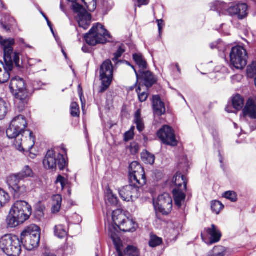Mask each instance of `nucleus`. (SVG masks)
Segmentation results:
<instances>
[{
  "mask_svg": "<svg viewBox=\"0 0 256 256\" xmlns=\"http://www.w3.org/2000/svg\"><path fill=\"white\" fill-rule=\"evenodd\" d=\"M32 214V208L24 200H18L12 206L6 218L10 228H15L28 220Z\"/></svg>",
  "mask_w": 256,
  "mask_h": 256,
  "instance_id": "1",
  "label": "nucleus"
},
{
  "mask_svg": "<svg viewBox=\"0 0 256 256\" xmlns=\"http://www.w3.org/2000/svg\"><path fill=\"white\" fill-rule=\"evenodd\" d=\"M10 88L14 96L15 107L20 111H23L28 104V93L26 90L24 80L19 77L11 80Z\"/></svg>",
  "mask_w": 256,
  "mask_h": 256,
  "instance_id": "2",
  "label": "nucleus"
},
{
  "mask_svg": "<svg viewBox=\"0 0 256 256\" xmlns=\"http://www.w3.org/2000/svg\"><path fill=\"white\" fill-rule=\"evenodd\" d=\"M27 126L26 118L22 115L16 116L11 122L6 130V135L9 138H15L14 145L18 150H24L22 144L24 129Z\"/></svg>",
  "mask_w": 256,
  "mask_h": 256,
  "instance_id": "3",
  "label": "nucleus"
},
{
  "mask_svg": "<svg viewBox=\"0 0 256 256\" xmlns=\"http://www.w3.org/2000/svg\"><path fill=\"white\" fill-rule=\"evenodd\" d=\"M0 40L4 50V65L8 70H12L14 66L20 68L21 66L20 64V53L14 52L12 48L14 44V39H4L2 36H0Z\"/></svg>",
  "mask_w": 256,
  "mask_h": 256,
  "instance_id": "4",
  "label": "nucleus"
},
{
  "mask_svg": "<svg viewBox=\"0 0 256 256\" xmlns=\"http://www.w3.org/2000/svg\"><path fill=\"white\" fill-rule=\"evenodd\" d=\"M84 39L88 44L94 46L110 42V35L102 25L98 23L84 36Z\"/></svg>",
  "mask_w": 256,
  "mask_h": 256,
  "instance_id": "5",
  "label": "nucleus"
},
{
  "mask_svg": "<svg viewBox=\"0 0 256 256\" xmlns=\"http://www.w3.org/2000/svg\"><path fill=\"white\" fill-rule=\"evenodd\" d=\"M21 243L17 236L6 234L0 240V248L8 256H18L22 251Z\"/></svg>",
  "mask_w": 256,
  "mask_h": 256,
  "instance_id": "6",
  "label": "nucleus"
},
{
  "mask_svg": "<svg viewBox=\"0 0 256 256\" xmlns=\"http://www.w3.org/2000/svg\"><path fill=\"white\" fill-rule=\"evenodd\" d=\"M20 240L25 248L32 250L37 248L40 241V229L35 224L28 226L21 234Z\"/></svg>",
  "mask_w": 256,
  "mask_h": 256,
  "instance_id": "7",
  "label": "nucleus"
},
{
  "mask_svg": "<svg viewBox=\"0 0 256 256\" xmlns=\"http://www.w3.org/2000/svg\"><path fill=\"white\" fill-rule=\"evenodd\" d=\"M56 164L60 170H64L68 166L66 150L64 145L49 150V168L56 169Z\"/></svg>",
  "mask_w": 256,
  "mask_h": 256,
  "instance_id": "8",
  "label": "nucleus"
},
{
  "mask_svg": "<svg viewBox=\"0 0 256 256\" xmlns=\"http://www.w3.org/2000/svg\"><path fill=\"white\" fill-rule=\"evenodd\" d=\"M112 218L114 223L122 231L133 232L138 227L137 224L132 220L126 218L120 210L113 212Z\"/></svg>",
  "mask_w": 256,
  "mask_h": 256,
  "instance_id": "9",
  "label": "nucleus"
},
{
  "mask_svg": "<svg viewBox=\"0 0 256 256\" xmlns=\"http://www.w3.org/2000/svg\"><path fill=\"white\" fill-rule=\"evenodd\" d=\"M100 74L102 82L100 92H103L108 88L113 78V66L110 60H105L101 65Z\"/></svg>",
  "mask_w": 256,
  "mask_h": 256,
  "instance_id": "10",
  "label": "nucleus"
},
{
  "mask_svg": "<svg viewBox=\"0 0 256 256\" xmlns=\"http://www.w3.org/2000/svg\"><path fill=\"white\" fill-rule=\"evenodd\" d=\"M248 54L246 50L242 46L232 48L230 53L231 64L238 70H242L247 64Z\"/></svg>",
  "mask_w": 256,
  "mask_h": 256,
  "instance_id": "11",
  "label": "nucleus"
},
{
  "mask_svg": "<svg viewBox=\"0 0 256 256\" xmlns=\"http://www.w3.org/2000/svg\"><path fill=\"white\" fill-rule=\"evenodd\" d=\"M154 206L156 212L168 214L172 210V198L170 194L164 193L159 196L156 200H154Z\"/></svg>",
  "mask_w": 256,
  "mask_h": 256,
  "instance_id": "12",
  "label": "nucleus"
},
{
  "mask_svg": "<svg viewBox=\"0 0 256 256\" xmlns=\"http://www.w3.org/2000/svg\"><path fill=\"white\" fill-rule=\"evenodd\" d=\"M72 8L78 13L76 20L80 27L88 29L91 22V15L78 4H73Z\"/></svg>",
  "mask_w": 256,
  "mask_h": 256,
  "instance_id": "13",
  "label": "nucleus"
},
{
  "mask_svg": "<svg viewBox=\"0 0 256 256\" xmlns=\"http://www.w3.org/2000/svg\"><path fill=\"white\" fill-rule=\"evenodd\" d=\"M158 138L165 144L174 146L177 145V140L173 130L168 126H164L157 132Z\"/></svg>",
  "mask_w": 256,
  "mask_h": 256,
  "instance_id": "14",
  "label": "nucleus"
},
{
  "mask_svg": "<svg viewBox=\"0 0 256 256\" xmlns=\"http://www.w3.org/2000/svg\"><path fill=\"white\" fill-rule=\"evenodd\" d=\"M139 188H140L130 184L122 188L119 190V194L124 200L133 201L139 196Z\"/></svg>",
  "mask_w": 256,
  "mask_h": 256,
  "instance_id": "15",
  "label": "nucleus"
},
{
  "mask_svg": "<svg viewBox=\"0 0 256 256\" xmlns=\"http://www.w3.org/2000/svg\"><path fill=\"white\" fill-rule=\"evenodd\" d=\"M247 10L248 6L246 4L238 3L230 6L228 13L230 16H236L238 18L242 19L247 16Z\"/></svg>",
  "mask_w": 256,
  "mask_h": 256,
  "instance_id": "16",
  "label": "nucleus"
},
{
  "mask_svg": "<svg viewBox=\"0 0 256 256\" xmlns=\"http://www.w3.org/2000/svg\"><path fill=\"white\" fill-rule=\"evenodd\" d=\"M132 68L134 69L137 79L142 78L145 83V86L147 88L150 87L153 84L156 82V79L151 72L144 70H140L138 73L137 72L136 70L134 68V66Z\"/></svg>",
  "mask_w": 256,
  "mask_h": 256,
  "instance_id": "17",
  "label": "nucleus"
},
{
  "mask_svg": "<svg viewBox=\"0 0 256 256\" xmlns=\"http://www.w3.org/2000/svg\"><path fill=\"white\" fill-rule=\"evenodd\" d=\"M186 188L184 186L182 188H175L172 191L174 200L176 206L179 208L184 205L186 198Z\"/></svg>",
  "mask_w": 256,
  "mask_h": 256,
  "instance_id": "18",
  "label": "nucleus"
},
{
  "mask_svg": "<svg viewBox=\"0 0 256 256\" xmlns=\"http://www.w3.org/2000/svg\"><path fill=\"white\" fill-rule=\"evenodd\" d=\"M130 184H132L137 187L140 188L146 184V176L144 170L142 172H137L129 175Z\"/></svg>",
  "mask_w": 256,
  "mask_h": 256,
  "instance_id": "19",
  "label": "nucleus"
},
{
  "mask_svg": "<svg viewBox=\"0 0 256 256\" xmlns=\"http://www.w3.org/2000/svg\"><path fill=\"white\" fill-rule=\"evenodd\" d=\"M152 106L154 112L158 116L164 114L166 108L164 104L161 101L158 96H154L152 98Z\"/></svg>",
  "mask_w": 256,
  "mask_h": 256,
  "instance_id": "20",
  "label": "nucleus"
},
{
  "mask_svg": "<svg viewBox=\"0 0 256 256\" xmlns=\"http://www.w3.org/2000/svg\"><path fill=\"white\" fill-rule=\"evenodd\" d=\"M227 4L219 1H216L211 4L210 10L216 11L220 16L228 14Z\"/></svg>",
  "mask_w": 256,
  "mask_h": 256,
  "instance_id": "21",
  "label": "nucleus"
},
{
  "mask_svg": "<svg viewBox=\"0 0 256 256\" xmlns=\"http://www.w3.org/2000/svg\"><path fill=\"white\" fill-rule=\"evenodd\" d=\"M206 232L210 236V242L211 244L217 242L220 240L222 234L214 224H212L210 228H208Z\"/></svg>",
  "mask_w": 256,
  "mask_h": 256,
  "instance_id": "22",
  "label": "nucleus"
},
{
  "mask_svg": "<svg viewBox=\"0 0 256 256\" xmlns=\"http://www.w3.org/2000/svg\"><path fill=\"white\" fill-rule=\"evenodd\" d=\"M27 132L28 134V137H26L25 142H22L24 140L22 139V144L23 146L24 150H19L20 152L24 151L25 150H31L35 144L36 138L32 132L28 130Z\"/></svg>",
  "mask_w": 256,
  "mask_h": 256,
  "instance_id": "23",
  "label": "nucleus"
},
{
  "mask_svg": "<svg viewBox=\"0 0 256 256\" xmlns=\"http://www.w3.org/2000/svg\"><path fill=\"white\" fill-rule=\"evenodd\" d=\"M55 236L59 238L62 239L68 235V226L63 224H58L54 228Z\"/></svg>",
  "mask_w": 256,
  "mask_h": 256,
  "instance_id": "24",
  "label": "nucleus"
},
{
  "mask_svg": "<svg viewBox=\"0 0 256 256\" xmlns=\"http://www.w3.org/2000/svg\"><path fill=\"white\" fill-rule=\"evenodd\" d=\"M62 198L60 194H56L52 197V213L53 214L58 213L61 207Z\"/></svg>",
  "mask_w": 256,
  "mask_h": 256,
  "instance_id": "25",
  "label": "nucleus"
},
{
  "mask_svg": "<svg viewBox=\"0 0 256 256\" xmlns=\"http://www.w3.org/2000/svg\"><path fill=\"white\" fill-rule=\"evenodd\" d=\"M173 182L175 184V188H182L184 186L186 188V180L185 176L180 173H176L173 178Z\"/></svg>",
  "mask_w": 256,
  "mask_h": 256,
  "instance_id": "26",
  "label": "nucleus"
},
{
  "mask_svg": "<svg viewBox=\"0 0 256 256\" xmlns=\"http://www.w3.org/2000/svg\"><path fill=\"white\" fill-rule=\"evenodd\" d=\"M111 238L116 246L118 256H124L122 252V242L118 234L115 232H110V234Z\"/></svg>",
  "mask_w": 256,
  "mask_h": 256,
  "instance_id": "27",
  "label": "nucleus"
},
{
  "mask_svg": "<svg viewBox=\"0 0 256 256\" xmlns=\"http://www.w3.org/2000/svg\"><path fill=\"white\" fill-rule=\"evenodd\" d=\"M106 202L109 206H116L118 204V198L113 194L110 190L106 191Z\"/></svg>",
  "mask_w": 256,
  "mask_h": 256,
  "instance_id": "28",
  "label": "nucleus"
},
{
  "mask_svg": "<svg viewBox=\"0 0 256 256\" xmlns=\"http://www.w3.org/2000/svg\"><path fill=\"white\" fill-rule=\"evenodd\" d=\"M133 58L138 66L140 70H144L147 68V64L141 54H133Z\"/></svg>",
  "mask_w": 256,
  "mask_h": 256,
  "instance_id": "29",
  "label": "nucleus"
},
{
  "mask_svg": "<svg viewBox=\"0 0 256 256\" xmlns=\"http://www.w3.org/2000/svg\"><path fill=\"white\" fill-rule=\"evenodd\" d=\"M14 190V196L15 198H20L24 196L28 191V188L24 184H20L12 189Z\"/></svg>",
  "mask_w": 256,
  "mask_h": 256,
  "instance_id": "30",
  "label": "nucleus"
},
{
  "mask_svg": "<svg viewBox=\"0 0 256 256\" xmlns=\"http://www.w3.org/2000/svg\"><path fill=\"white\" fill-rule=\"evenodd\" d=\"M134 123L136 125V128L139 132H142L144 128V124L142 118L141 117L140 110H138L134 114Z\"/></svg>",
  "mask_w": 256,
  "mask_h": 256,
  "instance_id": "31",
  "label": "nucleus"
},
{
  "mask_svg": "<svg viewBox=\"0 0 256 256\" xmlns=\"http://www.w3.org/2000/svg\"><path fill=\"white\" fill-rule=\"evenodd\" d=\"M2 68L0 70V84H4L10 80V72L12 70H8L5 66H3L4 70Z\"/></svg>",
  "mask_w": 256,
  "mask_h": 256,
  "instance_id": "32",
  "label": "nucleus"
},
{
  "mask_svg": "<svg viewBox=\"0 0 256 256\" xmlns=\"http://www.w3.org/2000/svg\"><path fill=\"white\" fill-rule=\"evenodd\" d=\"M21 180H22V179L18 174H16L10 175L8 177V185L13 189L17 186L20 184V182Z\"/></svg>",
  "mask_w": 256,
  "mask_h": 256,
  "instance_id": "33",
  "label": "nucleus"
},
{
  "mask_svg": "<svg viewBox=\"0 0 256 256\" xmlns=\"http://www.w3.org/2000/svg\"><path fill=\"white\" fill-rule=\"evenodd\" d=\"M141 158L144 162L152 164L154 162L155 156L147 150H144L141 154Z\"/></svg>",
  "mask_w": 256,
  "mask_h": 256,
  "instance_id": "34",
  "label": "nucleus"
},
{
  "mask_svg": "<svg viewBox=\"0 0 256 256\" xmlns=\"http://www.w3.org/2000/svg\"><path fill=\"white\" fill-rule=\"evenodd\" d=\"M144 170L140 164L137 162H132L129 166V175L136 173L142 172Z\"/></svg>",
  "mask_w": 256,
  "mask_h": 256,
  "instance_id": "35",
  "label": "nucleus"
},
{
  "mask_svg": "<svg viewBox=\"0 0 256 256\" xmlns=\"http://www.w3.org/2000/svg\"><path fill=\"white\" fill-rule=\"evenodd\" d=\"M232 103L236 110H240L244 106V100L238 94L233 97Z\"/></svg>",
  "mask_w": 256,
  "mask_h": 256,
  "instance_id": "36",
  "label": "nucleus"
},
{
  "mask_svg": "<svg viewBox=\"0 0 256 256\" xmlns=\"http://www.w3.org/2000/svg\"><path fill=\"white\" fill-rule=\"evenodd\" d=\"M8 108V104L3 99L0 98V120L6 116Z\"/></svg>",
  "mask_w": 256,
  "mask_h": 256,
  "instance_id": "37",
  "label": "nucleus"
},
{
  "mask_svg": "<svg viewBox=\"0 0 256 256\" xmlns=\"http://www.w3.org/2000/svg\"><path fill=\"white\" fill-rule=\"evenodd\" d=\"M10 200L8 194L0 188V208L5 206Z\"/></svg>",
  "mask_w": 256,
  "mask_h": 256,
  "instance_id": "38",
  "label": "nucleus"
},
{
  "mask_svg": "<svg viewBox=\"0 0 256 256\" xmlns=\"http://www.w3.org/2000/svg\"><path fill=\"white\" fill-rule=\"evenodd\" d=\"M224 206L218 200H213L211 202V208L213 212L216 214H220V212L223 209Z\"/></svg>",
  "mask_w": 256,
  "mask_h": 256,
  "instance_id": "39",
  "label": "nucleus"
},
{
  "mask_svg": "<svg viewBox=\"0 0 256 256\" xmlns=\"http://www.w3.org/2000/svg\"><path fill=\"white\" fill-rule=\"evenodd\" d=\"M226 252V248L222 246H216L213 248L210 254L212 256H224Z\"/></svg>",
  "mask_w": 256,
  "mask_h": 256,
  "instance_id": "40",
  "label": "nucleus"
},
{
  "mask_svg": "<svg viewBox=\"0 0 256 256\" xmlns=\"http://www.w3.org/2000/svg\"><path fill=\"white\" fill-rule=\"evenodd\" d=\"M125 254L128 256H139L140 251L138 248L133 246H128L124 250Z\"/></svg>",
  "mask_w": 256,
  "mask_h": 256,
  "instance_id": "41",
  "label": "nucleus"
},
{
  "mask_svg": "<svg viewBox=\"0 0 256 256\" xmlns=\"http://www.w3.org/2000/svg\"><path fill=\"white\" fill-rule=\"evenodd\" d=\"M18 174L22 180L26 178L32 177L33 176L32 170L28 166H26Z\"/></svg>",
  "mask_w": 256,
  "mask_h": 256,
  "instance_id": "42",
  "label": "nucleus"
},
{
  "mask_svg": "<svg viewBox=\"0 0 256 256\" xmlns=\"http://www.w3.org/2000/svg\"><path fill=\"white\" fill-rule=\"evenodd\" d=\"M162 240L160 238L152 235L150 236L149 244L150 246L154 248L160 246L162 243Z\"/></svg>",
  "mask_w": 256,
  "mask_h": 256,
  "instance_id": "43",
  "label": "nucleus"
},
{
  "mask_svg": "<svg viewBox=\"0 0 256 256\" xmlns=\"http://www.w3.org/2000/svg\"><path fill=\"white\" fill-rule=\"evenodd\" d=\"M90 12H94L96 8V0H82Z\"/></svg>",
  "mask_w": 256,
  "mask_h": 256,
  "instance_id": "44",
  "label": "nucleus"
},
{
  "mask_svg": "<svg viewBox=\"0 0 256 256\" xmlns=\"http://www.w3.org/2000/svg\"><path fill=\"white\" fill-rule=\"evenodd\" d=\"M247 74L248 77H256V62H254L248 66L246 70Z\"/></svg>",
  "mask_w": 256,
  "mask_h": 256,
  "instance_id": "45",
  "label": "nucleus"
},
{
  "mask_svg": "<svg viewBox=\"0 0 256 256\" xmlns=\"http://www.w3.org/2000/svg\"><path fill=\"white\" fill-rule=\"evenodd\" d=\"M70 114L74 117H78L80 110L78 105L75 102H72L70 104Z\"/></svg>",
  "mask_w": 256,
  "mask_h": 256,
  "instance_id": "46",
  "label": "nucleus"
},
{
  "mask_svg": "<svg viewBox=\"0 0 256 256\" xmlns=\"http://www.w3.org/2000/svg\"><path fill=\"white\" fill-rule=\"evenodd\" d=\"M223 196L233 202H234L237 200V195L235 192L232 191L225 192L223 194Z\"/></svg>",
  "mask_w": 256,
  "mask_h": 256,
  "instance_id": "47",
  "label": "nucleus"
},
{
  "mask_svg": "<svg viewBox=\"0 0 256 256\" xmlns=\"http://www.w3.org/2000/svg\"><path fill=\"white\" fill-rule=\"evenodd\" d=\"M141 88L138 86L136 89V92L138 94V99L140 102H144L147 99L148 94L146 92H140Z\"/></svg>",
  "mask_w": 256,
  "mask_h": 256,
  "instance_id": "48",
  "label": "nucleus"
},
{
  "mask_svg": "<svg viewBox=\"0 0 256 256\" xmlns=\"http://www.w3.org/2000/svg\"><path fill=\"white\" fill-rule=\"evenodd\" d=\"M134 126H132L130 130L126 132L124 134V140L128 141L132 139L134 136Z\"/></svg>",
  "mask_w": 256,
  "mask_h": 256,
  "instance_id": "49",
  "label": "nucleus"
},
{
  "mask_svg": "<svg viewBox=\"0 0 256 256\" xmlns=\"http://www.w3.org/2000/svg\"><path fill=\"white\" fill-rule=\"evenodd\" d=\"M130 148L131 154H134L138 152L140 147L137 143L134 142L130 144Z\"/></svg>",
  "mask_w": 256,
  "mask_h": 256,
  "instance_id": "50",
  "label": "nucleus"
},
{
  "mask_svg": "<svg viewBox=\"0 0 256 256\" xmlns=\"http://www.w3.org/2000/svg\"><path fill=\"white\" fill-rule=\"evenodd\" d=\"M65 182H66L65 178L61 175H58L56 182H55V183L56 184L60 183V184L62 188L63 189L66 185Z\"/></svg>",
  "mask_w": 256,
  "mask_h": 256,
  "instance_id": "51",
  "label": "nucleus"
},
{
  "mask_svg": "<svg viewBox=\"0 0 256 256\" xmlns=\"http://www.w3.org/2000/svg\"><path fill=\"white\" fill-rule=\"evenodd\" d=\"M222 43L221 41H218L215 42L214 43H212L210 44V48L212 49H214L215 48H218V50H222Z\"/></svg>",
  "mask_w": 256,
  "mask_h": 256,
  "instance_id": "52",
  "label": "nucleus"
},
{
  "mask_svg": "<svg viewBox=\"0 0 256 256\" xmlns=\"http://www.w3.org/2000/svg\"><path fill=\"white\" fill-rule=\"evenodd\" d=\"M179 166L180 168L184 167L186 169V170H187L188 167V162L187 158L184 157L183 162H180Z\"/></svg>",
  "mask_w": 256,
  "mask_h": 256,
  "instance_id": "53",
  "label": "nucleus"
},
{
  "mask_svg": "<svg viewBox=\"0 0 256 256\" xmlns=\"http://www.w3.org/2000/svg\"><path fill=\"white\" fill-rule=\"evenodd\" d=\"M0 24L1 25L2 28L6 30V32H8L10 30V26L9 24H7L5 23H4L2 22H0Z\"/></svg>",
  "mask_w": 256,
  "mask_h": 256,
  "instance_id": "54",
  "label": "nucleus"
},
{
  "mask_svg": "<svg viewBox=\"0 0 256 256\" xmlns=\"http://www.w3.org/2000/svg\"><path fill=\"white\" fill-rule=\"evenodd\" d=\"M158 26V30L160 34L161 33L163 26H164V22L162 20H157Z\"/></svg>",
  "mask_w": 256,
  "mask_h": 256,
  "instance_id": "55",
  "label": "nucleus"
},
{
  "mask_svg": "<svg viewBox=\"0 0 256 256\" xmlns=\"http://www.w3.org/2000/svg\"><path fill=\"white\" fill-rule=\"evenodd\" d=\"M138 7H140L142 6L148 5L149 3V0H138Z\"/></svg>",
  "mask_w": 256,
  "mask_h": 256,
  "instance_id": "56",
  "label": "nucleus"
},
{
  "mask_svg": "<svg viewBox=\"0 0 256 256\" xmlns=\"http://www.w3.org/2000/svg\"><path fill=\"white\" fill-rule=\"evenodd\" d=\"M48 24H49V28H50V30L52 32V34H53V36H54V38H55L56 40V41L58 44H60L59 38H58V36H56V34L54 33V30L52 28V27L50 22H49Z\"/></svg>",
  "mask_w": 256,
  "mask_h": 256,
  "instance_id": "57",
  "label": "nucleus"
},
{
  "mask_svg": "<svg viewBox=\"0 0 256 256\" xmlns=\"http://www.w3.org/2000/svg\"><path fill=\"white\" fill-rule=\"evenodd\" d=\"M36 208L38 212H39L42 213V215L43 214L44 211L46 210V208H44V206H42L41 203H40L38 205L37 208Z\"/></svg>",
  "mask_w": 256,
  "mask_h": 256,
  "instance_id": "58",
  "label": "nucleus"
},
{
  "mask_svg": "<svg viewBox=\"0 0 256 256\" xmlns=\"http://www.w3.org/2000/svg\"><path fill=\"white\" fill-rule=\"evenodd\" d=\"M122 50H120V49H119L117 52H116L115 54V56H114V59H116V60L118 58L120 57L121 56H122Z\"/></svg>",
  "mask_w": 256,
  "mask_h": 256,
  "instance_id": "59",
  "label": "nucleus"
},
{
  "mask_svg": "<svg viewBox=\"0 0 256 256\" xmlns=\"http://www.w3.org/2000/svg\"><path fill=\"white\" fill-rule=\"evenodd\" d=\"M48 154V152H46V154L45 156L44 159L43 161V164L44 165V166L46 168L47 166H48V158H47V154Z\"/></svg>",
  "mask_w": 256,
  "mask_h": 256,
  "instance_id": "60",
  "label": "nucleus"
},
{
  "mask_svg": "<svg viewBox=\"0 0 256 256\" xmlns=\"http://www.w3.org/2000/svg\"><path fill=\"white\" fill-rule=\"evenodd\" d=\"M30 157L32 159L34 158L36 156V154L30 151Z\"/></svg>",
  "mask_w": 256,
  "mask_h": 256,
  "instance_id": "61",
  "label": "nucleus"
},
{
  "mask_svg": "<svg viewBox=\"0 0 256 256\" xmlns=\"http://www.w3.org/2000/svg\"><path fill=\"white\" fill-rule=\"evenodd\" d=\"M40 12L41 14L42 15V16L44 17V18L46 19V20L47 22L48 23V18L46 16V14H45L42 11H40Z\"/></svg>",
  "mask_w": 256,
  "mask_h": 256,
  "instance_id": "62",
  "label": "nucleus"
},
{
  "mask_svg": "<svg viewBox=\"0 0 256 256\" xmlns=\"http://www.w3.org/2000/svg\"><path fill=\"white\" fill-rule=\"evenodd\" d=\"M176 67L178 71V72L180 74L181 72V70H180V66H179L178 64H176Z\"/></svg>",
  "mask_w": 256,
  "mask_h": 256,
  "instance_id": "63",
  "label": "nucleus"
},
{
  "mask_svg": "<svg viewBox=\"0 0 256 256\" xmlns=\"http://www.w3.org/2000/svg\"><path fill=\"white\" fill-rule=\"evenodd\" d=\"M82 94H80V100L82 102V109L84 108V104H83V102H82Z\"/></svg>",
  "mask_w": 256,
  "mask_h": 256,
  "instance_id": "64",
  "label": "nucleus"
}]
</instances>
